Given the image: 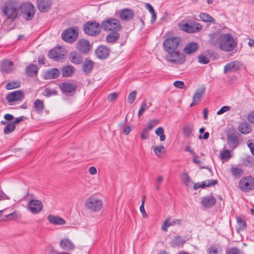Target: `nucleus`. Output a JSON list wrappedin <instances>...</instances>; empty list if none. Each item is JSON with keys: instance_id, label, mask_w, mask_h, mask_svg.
I'll use <instances>...</instances> for the list:
<instances>
[{"instance_id": "obj_22", "label": "nucleus", "mask_w": 254, "mask_h": 254, "mask_svg": "<svg viewBox=\"0 0 254 254\" xmlns=\"http://www.w3.org/2000/svg\"><path fill=\"white\" fill-rule=\"evenodd\" d=\"M201 202L205 207L210 208L215 205L216 200L212 195H211L202 197Z\"/></svg>"}, {"instance_id": "obj_58", "label": "nucleus", "mask_w": 254, "mask_h": 254, "mask_svg": "<svg viewBox=\"0 0 254 254\" xmlns=\"http://www.w3.org/2000/svg\"><path fill=\"white\" fill-rule=\"evenodd\" d=\"M144 201H145V199L144 198L142 201L141 204L140 206V211L141 213H142L143 217L147 216V214L145 212V210L144 207Z\"/></svg>"}, {"instance_id": "obj_64", "label": "nucleus", "mask_w": 254, "mask_h": 254, "mask_svg": "<svg viewBox=\"0 0 254 254\" xmlns=\"http://www.w3.org/2000/svg\"><path fill=\"white\" fill-rule=\"evenodd\" d=\"M218 250L216 248L211 247L209 250V254H217Z\"/></svg>"}, {"instance_id": "obj_45", "label": "nucleus", "mask_w": 254, "mask_h": 254, "mask_svg": "<svg viewBox=\"0 0 254 254\" xmlns=\"http://www.w3.org/2000/svg\"><path fill=\"white\" fill-rule=\"evenodd\" d=\"M149 106H147V102L146 100H144L141 105L140 108L138 112V118H140L144 113V112L147 110Z\"/></svg>"}, {"instance_id": "obj_62", "label": "nucleus", "mask_w": 254, "mask_h": 254, "mask_svg": "<svg viewBox=\"0 0 254 254\" xmlns=\"http://www.w3.org/2000/svg\"><path fill=\"white\" fill-rule=\"evenodd\" d=\"M118 94L117 93H112L108 96V99L109 101L115 100L118 97Z\"/></svg>"}, {"instance_id": "obj_53", "label": "nucleus", "mask_w": 254, "mask_h": 254, "mask_svg": "<svg viewBox=\"0 0 254 254\" xmlns=\"http://www.w3.org/2000/svg\"><path fill=\"white\" fill-rule=\"evenodd\" d=\"M231 157L230 151L229 150H225L221 153V158L222 159H228Z\"/></svg>"}, {"instance_id": "obj_23", "label": "nucleus", "mask_w": 254, "mask_h": 254, "mask_svg": "<svg viewBox=\"0 0 254 254\" xmlns=\"http://www.w3.org/2000/svg\"><path fill=\"white\" fill-rule=\"evenodd\" d=\"M61 248L65 251H72L75 248V246L72 242L68 239L64 238L62 239L60 244Z\"/></svg>"}, {"instance_id": "obj_48", "label": "nucleus", "mask_w": 254, "mask_h": 254, "mask_svg": "<svg viewBox=\"0 0 254 254\" xmlns=\"http://www.w3.org/2000/svg\"><path fill=\"white\" fill-rule=\"evenodd\" d=\"M159 121L158 120L154 119L148 122L147 124V128L149 130H151L155 126L158 124Z\"/></svg>"}, {"instance_id": "obj_52", "label": "nucleus", "mask_w": 254, "mask_h": 254, "mask_svg": "<svg viewBox=\"0 0 254 254\" xmlns=\"http://www.w3.org/2000/svg\"><path fill=\"white\" fill-rule=\"evenodd\" d=\"M244 164L246 166H251L254 164V160L252 157H248L244 160Z\"/></svg>"}, {"instance_id": "obj_5", "label": "nucleus", "mask_w": 254, "mask_h": 254, "mask_svg": "<svg viewBox=\"0 0 254 254\" xmlns=\"http://www.w3.org/2000/svg\"><path fill=\"white\" fill-rule=\"evenodd\" d=\"M101 26L107 31L119 32L122 29L120 21L115 18H110L102 22Z\"/></svg>"}, {"instance_id": "obj_26", "label": "nucleus", "mask_w": 254, "mask_h": 254, "mask_svg": "<svg viewBox=\"0 0 254 254\" xmlns=\"http://www.w3.org/2000/svg\"><path fill=\"white\" fill-rule=\"evenodd\" d=\"M199 48L197 43L190 42L186 45L184 49V52L187 55L191 54L196 52Z\"/></svg>"}, {"instance_id": "obj_7", "label": "nucleus", "mask_w": 254, "mask_h": 254, "mask_svg": "<svg viewBox=\"0 0 254 254\" xmlns=\"http://www.w3.org/2000/svg\"><path fill=\"white\" fill-rule=\"evenodd\" d=\"M23 15L25 19L31 20L35 14V9L33 5L30 2L19 4V12Z\"/></svg>"}, {"instance_id": "obj_8", "label": "nucleus", "mask_w": 254, "mask_h": 254, "mask_svg": "<svg viewBox=\"0 0 254 254\" xmlns=\"http://www.w3.org/2000/svg\"><path fill=\"white\" fill-rule=\"evenodd\" d=\"M181 42L178 37H173L166 39L163 42V48L166 52L177 50Z\"/></svg>"}, {"instance_id": "obj_33", "label": "nucleus", "mask_w": 254, "mask_h": 254, "mask_svg": "<svg viewBox=\"0 0 254 254\" xmlns=\"http://www.w3.org/2000/svg\"><path fill=\"white\" fill-rule=\"evenodd\" d=\"M94 63L91 60H85L82 64V69L85 74H88L92 71Z\"/></svg>"}, {"instance_id": "obj_2", "label": "nucleus", "mask_w": 254, "mask_h": 254, "mask_svg": "<svg viewBox=\"0 0 254 254\" xmlns=\"http://www.w3.org/2000/svg\"><path fill=\"white\" fill-rule=\"evenodd\" d=\"M237 46L232 35L230 33L223 34L219 48L223 51L228 52L233 51Z\"/></svg>"}, {"instance_id": "obj_6", "label": "nucleus", "mask_w": 254, "mask_h": 254, "mask_svg": "<svg viewBox=\"0 0 254 254\" xmlns=\"http://www.w3.org/2000/svg\"><path fill=\"white\" fill-rule=\"evenodd\" d=\"M85 33L90 36L98 35L101 31L100 25L95 21H88L83 25Z\"/></svg>"}, {"instance_id": "obj_18", "label": "nucleus", "mask_w": 254, "mask_h": 254, "mask_svg": "<svg viewBox=\"0 0 254 254\" xmlns=\"http://www.w3.org/2000/svg\"><path fill=\"white\" fill-rule=\"evenodd\" d=\"M52 2L51 0H37L36 5L41 12H46L50 10Z\"/></svg>"}, {"instance_id": "obj_42", "label": "nucleus", "mask_w": 254, "mask_h": 254, "mask_svg": "<svg viewBox=\"0 0 254 254\" xmlns=\"http://www.w3.org/2000/svg\"><path fill=\"white\" fill-rule=\"evenodd\" d=\"M184 241L180 237H176L171 242L172 246L176 247L183 245Z\"/></svg>"}, {"instance_id": "obj_27", "label": "nucleus", "mask_w": 254, "mask_h": 254, "mask_svg": "<svg viewBox=\"0 0 254 254\" xmlns=\"http://www.w3.org/2000/svg\"><path fill=\"white\" fill-rule=\"evenodd\" d=\"M205 92V88L204 86L197 88L193 95V100L196 101L200 103L202 97L204 96Z\"/></svg>"}, {"instance_id": "obj_4", "label": "nucleus", "mask_w": 254, "mask_h": 254, "mask_svg": "<svg viewBox=\"0 0 254 254\" xmlns=\"http://www.w3.org/2000/svg\"><path fill=\"white\" fill-rule=\"evenodd\" d=\"M166 60L170 63L175 64H182L186 61V58L184 54L178 50H175L167 52Z\"/></svg>"}, {"instance_id": "obj_11", "label": "nucleus", "mask_w": 254, "mask_h": 254, "mask_svg": "<svg viewBox=\"0 0 254 254\" xmlns=\"http://www.w3.org/2000/svg\"><path fill=\"white\" fill-rule=\"evenodd\" d=\"M78 31L72 28H69L64 30L62 33L63 39L68 43H72L77 39L78 37Z\"/></svg>"}, {"instance_id": "obj_29", "label": "nucleus", "mask_w": 254, "mask_h": 254, "mask_svg": "<svg viewBox=\"0 0 254 254\" xmlns=\"http://www.w3.org/2000/svg\"><path fill=\"white\" fill-rule=\"evenodd\" d=\"M14 70V65L12 62L3 61L1 64V70L5 73H9Z\"/></svg>"}, {"instance_id": "obj_57", "label": "nucleus", "mask_w": 254, "mask_h": 254, "mask_svg": "<svg viewBox=\"0 0 254 254\" xmlns=\"http://www.w3.org/2000/svg\"><path fill=\"white\" fill-rule=\"evenodd\" d=\"M44 92H45V95H46V96H50V95H52L53 94H57V92L55 90H53L50 88H46L45 89Z\"/></svg>"}, {"instance_id": "obj_34", "label": "nucleus", "mask_w": 254, "mask_h": 254, "mask_svg": "<svg viewBox=\"0 0 254 254\" xmlns=\"http://www.w3.org/2000/svg\"><path fill=\"white\" fill-rule=\"evenodd\" d=\"M238 129L243 134H248L251 131L252 127L247 122H242L239 125Z\"/></svg>"}, {"instance_id": "obj_3", "label": "nucleus", "mask_w": 254, "mask_h": 254, "mask_svg": "<svg viewBox=\"0 0 254 254\" xmlns=\"http://www.w3.org/2000/svg\"><path fill=\"white\" fill-rule=\"evenodd\" d=\"M102 201L97 194H92L84 202L85 207L91 212H96L102 208Z\"/></svg>"}, {"instance_id": "obj_21", "label": "nucleus", "mask_w": 254, "mask_h": 254, "mask_svg": "<svg viewBox=\"0 0 254 254\" xmlns=\"http://www.w3.org/2000/svg\"><path fill=\"white\" fill-rule=\"evenodd\" d=\"M134 14L132 10L125 8L122 9L120 13V18L122 20L129 21L134 17Z\"/></svg>"}, {"instance_id": "obj_49", "label": "nucleus", "mask_w": 254, "mask_h": 254, "mask_svg": "<svg viewBox=\"0 0 254 254\" xmlns=\"http://www.w3.org/2000/svg\"><path fill=\"white\" fill-rule=\"evenodd\" d=\"M136 94L137 92L136 91H133L129 93L127 98L128 102L129 103L132 104L134 102L136 98Z\"/></svg>"}, {"instance_id": "obj_51", "label": "nucleus", "mask_w": 254, "mask_h": 254, "mask_svg": "<svg viewBox=\"0 0 254 254\" xmlns=\"http://www.w3.org/2000/svg\"><path fill=\"white\" fill-rule=\"evenodd\" d=\"M170 218L168 217L166 219V220L164 222L163 224H162L161 228L164 231H167L168 228L172 226L171 225V222H170Z\"/></svg>"}, {"instance_id": "obj_32", "label": "nucleus", "mask_w": 254, "mask_h": 254, "mask_svg": "<svg viewBox=\"0 0 254 254\" xmlns=\"http://www.w3.org/2000/svg\"><path fill=\"white\" fill-rule=\"evenodd\" d=\"M38 71V67L37 65L31 64L26 67L25 72L29 76L36 75Z\"/></svg>"}, {"instance_id": "obj_37", "label": "nucleus", "mask_w": 254, "mask_h": 254, "mask_svg": "<svg viewBox=\"0 0 254 254\" xmlns=\"http://www.w3.org/2000/svg\"><path fill=\"white\" fill-rule=\"evenodd\" d=\"M34 106L35 111L38 113L42 112L45 108L44 102L40 99H36L35 101Z\"/></svg>"}, {"instance_id": "obj_39", "label": "nucleus", "mask_w": 254, "mask_h": 254, "mask_svg": "<svg viewBox=\"0 0 254 254\" xmlns=\"http://www.w3.org/2000/svg\"><path fill=\"white\" fill-rule=\"evenodd\" d=\"M199 17L204 22L215 23L214 19L210 15L205 13H201L199 14Z\"/></svg>"}, {"instance_id": "obj_60", "label": "nucleus", "mask_w": 254, "mask_h": 254, "mask_svg": "<svg viewBox=\"0 0 254 254\" xmlns=\"http://www.w3.org/2000/svg\"><path fill=\"white\" fill-rule=\"evenodd\" d=\"M206 183V187H210L212 186H214L216 185L218 183L217 181L216 180H208L205 182Z\"/></svg>"}, {"instance_id": "obj_47", "label": "nucleus", "mask_w": 254, "mask_h": 254, "mask_svg": "<svg viewBox=\"0 0 254 254\" xmlns=\"http://www.w3.org/2000/svg\"><path fill=\"white\" fill-rule=\"evenodd\" d=\"M154 153L158 156H160L161 154L165 151V148L163 145L155 146L153 149Z\"/></svg>"}, {"instance_id": "obj_12", "label": "nucleus", "mask_w": 254, "mask_h": 254, "mask_svg": "<svg viewBox=\"0 0 254 254\" xmlns=\"http://www.w3.org/2000/svg\"><path fill=\"white\" fill-rule=\"evenodd\" d=\"M65 51L61 47H56L49 53V57L55 61H61L64 58Z\"/></svg>"}, {"instance_id": "obj_31", "label": "nucleus", "mask_w": 254, "mask_h": 254, "mask_svg": "<svg viewBox=\"0 0 254 254\" xmlns=\"http://www.w3.org/2000/svg\"><path fill=\"white\" fill-rule=\"evenodd\" d=\"M59 75V70L58 68H54L46 71L44 74V77L47 79H53L58 77Z\"/></svg>"}, {"instance_id": "obj_9", "label": "nucleus", "mask_w": 254, "mask_h": 254, "mask_svg": "<svg viewBox=\"0 0 254 254\" xmlns=\"http://www.w3.org/2000/svg\"><path fill=\"white\" fill-rule=\"evenodd\" d=\"M239 187L241 190L244 192L254 190V178L252 176L242 178L239 182Z\"/></svg>"}, {"instance_id": "obj_13", "label": "nucleus", "mask_w": 254, "mask_h": 254, "mask_svg": "<svg viewBox=\"0 0 254 254\" xmlns=\"http://www.w3.org/2000/svg\"><path fill=\"white\" fill-rule=\"evenodd\" d=\"M24 98V92L20 90L10 92L6 96V99L9 103H12L16 101H21L23 100Z\"/></svg>"}, {"instance_id": "obj_14", "label": "nucleus", "mask_w": 254, "mask_h": 254, "mask_svg": "<svg viewBox=\"0 0 254 254\" xmlns=\"http://www.w3.org/2000/svg\"><path fill=\"white\" fill-rule=\"evenodd\" d=\"M76 47L80 53L86 54L91 50V46L88 40L82 39L78 41Z\"/></svg>"}, {"instance_id": "obj_36", "label": "nucleus", "mask_w": 254, "mask_h": 254, "mask_svg": "<svg viewBox=\"0 0 254 254\" xmlns=\"http://www.w3.org/2000/svg\"><path fill=\"white\" fill-rule=\"evenodd\" d=\"M181 179L186 186L188 187L192 186L193 182L191 181L188 173L185 172L183 173L181 175Z\"/></svg>"}, {"instance_id": "obj_40", "label": "nucleus", "mask_w": 254, "mask_h": 254, "mask_svg": "<svg viewBox=\"0 0 254 254\" xmlns=\"http://www.w3.org/2000/svg\"><path fill=\"white\" fill-rule=\"evenodd\" d=\"M237 222L238 224V231L240 232L243 231L247 226L246 221L241 217H238L237 218Z\"/></svg>"}, {"instance_id": "obj_59", "label": "nucleus", "mask_w": 254, "mask_h": 254, "mask_svg": "<svg viewBox=\"0 0 254 254\" xmlns=\"http://www.w3.org/2000/svg\"><path fill=\"white\" fill-rule=\"evenodd\" d=\"M247 144L251 150L252 154L254 156V142L252 140H249L247 142Z\"/></svg>"}, {"instance_id": "obj_24", "label": "nucleus", "mask_w": 254, "mask_h": 254, "mask_svg": "<svg viewBox=\"0 0 254 254\" xmlns=\"http://www.w3.org/2000/svg\"><path fill=\"white\" fill-rule=\"evenodd\" d=\"M60 87L63 92L70 93L76 89V85L72 82H65L62 83Z\"/></svg>"}, {"instance_id": "obj_25", "label": "nucleus", "mask_w": 254, "mask_h": 254, "mask_svg": "<svg viewBox=\"0 0 254 254\" xmlns=\"http://www.w3.org/2000/svg\"><path fill=\"white\" fill-rule=\"evenodd\" d=\"M47 219L50 223L54 225H63L66 223V221L62 217L52 214L48 216Z\"/></svg>"}, {"instance_id": "obj_41", "label": "nucleus", "mask_w": 254, "mask_h": 254, "mask_svg": "<svg viewBox=\"0 0 254 254\" xmlns=\"http://www.w3.org/2000/svg\"><path fill=\"white\" fill-rule=\"evenodd\" d=\"M21 83L19 81H12L5 85V88L7 90H11L14 88H19Z\"/></svg>"}, {"instance_id": "obj_56", "label": "nucleus", "mask_w": 254, "mask_h": 254, "mask_svg": "<svg viewBox=\"0 0 254 254\" xmlns=\"http://www.w3.org/2000/svg\"><path fill=\"white\" fill-rule=\"evenodd\" d=\"M174 85L176 87L180 89H183L185 87L184 83L183 81L180 80L175 81L174 83Z\"/></svg>"}, {"instance_id": "obj_46", "label": "nucleus", "mask_w": 254, "mask_h": 254, "mask_svg": "<svg viewBox=\"0 0 254 254\" xmlns=\"http://www.w3.org/2000/svg\"><path fill=\"white\" fill-rule=\"evenodd\" d=\"M15 128V126L12 123L8 124L4 128L3 132L5 134H9L12 132Z\"/></svg>"}, {"instance_id": "obj_38", "label": "nucleus", "mask_w": 254, "mask_h": 254, "mask_svg": "<svg viewBox=\"0 0 254 254\" xmlns=\"http://www.w3.org/2000/svg\"><path fill=\"white\" fill-rule=\"evenodd\" d=\"M231 173L235 178H240L244 174V170L238 167H232L231 169Z\"/></svg>"}, {"instance_id": "obj_55", "label": "nucleus", "mask_w": 254, "mask_h": 254, "mask_svg": "<svg viewBox=\"0 0 254 254\" xmlns=\"http://www.w3.org/2000/svg\"><path fill=\"white\" fill-rule=\"evenodd\" d=\"M228 254H243L241 250L237 248H232L228 252Z\"/></svg>"}, {"instance_id": "obj_19", "label": "nucleus", "mask_w": 254, "mask_h": 254, "mask_svg": "<svg viewBox=\"0 0 254 254\" xmlns=\"http://www.w3.org/2000/svg\"><path fill=\"white\" fill-rule=\"evenodd\" d=\"M222 34L219 32H215L214 33L210 34L209 35V40L208 43L213 46H218L219 48L220 43L221 40V38L222 37Z\"/></svg>"}, {"instance_id": "obj_28", "label": "nucleus", "mask_w": 254, "mask_h": 254, "mask_svg": "<svg viewBox=\"0 0 254 254\" xmlns=\"http://www.w3.org/2000/svg\"><path fill=\"white\" fill-rule=\"evenodd\" d=\"M68 58L71 63L76 64H81L83 60L81 55L76 52H71L69 55Z\"/></svg>"}, {"instance_id": "obj_1", "label": "nucleus", "mask_w": 254, "mask_h": 254, "mask_svg": "<svg viewBox=\"0 0 254 254\" xmlns=\"http://www.w3.org/2000/svg\"><path fill=\"white\" fill-rule=\"evenodd\" d=\"M3 13L8 19L12 20L18 17L19 12V3L14 0H9L6 1L1 7Z\"/></svg>"}, {"instance_id": "obj_61", "label": "nucleus", "mask_w": 254, "mask_h": 254, "mask_svg": "<svg viewBox=\"0 0 254 254\" xmlns=\"http://www.w3.org/2000/svg\"><path fill=\"white\" fill-rule=\"evenodd\" d=\"M230 110V107L229 106H223L222 107L220 110H219L218 111H217V115H221L227 111H228Z\"/></svg>"}, {"instance_id": "obj_30", "label": "nucleus", "mask_w": 254, "mask_h": 254, "mask_svg": "<svg viewBox=\"0 0 254 254\" xmlns=\"http://www.w3.org/2000/svg\"><path fill=\"white\" fill-rule=\"evenodd\" d=\"M74 67L70 65L64 66L61 68L62 76L64 77L71 76L74 73Z\"/></svg>"}, {"instance_id": "obj_63", "label": "nucleus", "mask_w": 254, "mask_h": 254, "mask_svg": "<svg viewBox=\"0 0 254 254\" xmlns=\"http://www.w3.org/2000/svg\"><path fill=\"white\" fill-rule=\"evenodd\" d=\"M247 119L250 123L254 124V111L248 115Z\"/></svg>"}, {"instance_id": "obj_20", "label": "nucleus", "mask_w": 254, "mask_h": 254, "mask_svg": "<svg viewBox=\"0 0 254 254\" xmlns=\"http://www.w3.org/2000/svg\"><path fill=\"white\" fill-rule=\"evenodd\" d=\"M110 49L105 46H100L95 51L97 57L101 59H106L109 56Z\"/></svg>"}, {"instance_id": "obj_50", "label": "nucleus", "mask_w": 254, "mask_h": 254, "mask_svg": "<svg viewBox=\"0 0 254 254\" xmlns=\"http://www.w3.org/2000/svg\"><path fill=\"white\" fill-rule=\"evenodd\" d=\"M198 61L199 63L207 64L209 63L210 61L206 56L204 55H199L198 56Z\"/></svg>"}, {"instance_id": "obj_44", "label": "nucleus", "mask_w": 254, "mask_h": 254, "mask_svg": "<svg viewBox=\"0 0 254 254\" xmlns=\"http://www.w3.org/2000/svg\"><path fill=\"white\" fill-rule=\"evenodd\" d=\"M5 217L8 220H16L21 218V215L17 211H14L13 212L6 215Z\"/></svg>"}, {"instance_id": "obj_43", "label": "nucleus", "mask_w": 254, "mask_h": 254, "mask_svg": "<svg viewBox=\"0 0 254 254\" xmlns=\"http://www.w3.org/2000/svg\"><path fill=\"white\" fill-rule=\"evenodd\" d=\"M155 133L157 135L159 136L160 139L161 141L165 140L166 136L164 133V129L162 127H158L155 130Z\"/></svg>"}, {"instance_id": "obj_17", "label": "nucleus", "mask_w": 254, "mask_h": 254, "mask_svg": "<svg viewBox=\"0 0 254 254\" xmlns=\"http://www.w3.org/2000/svg\"><path fill=\"white\" fill-rule=\"evenodd\" d=\"M227 144L229 147L234 149L237 147L239 143V138L236 133L228 132L227 134Z\"/></svg>"}, {"instance_id": "obj_54", "label": "nucleus", "mask_w": 254, "mask_h": 254, "mask_svg": "<svg viewBox=\"0 0 254 254\" xmlns=\"http://www.w3.org/2000/svg\"><path fill=\"white\" fill-rule=\"evenodd\" d=\"M148 129L146 128H144L141 133V138L143 140L147 139L149 137Z\"/></svg>"}, {"instance_id": "obj_10", "label": "nucleus", "mask_w": 254, "mask_h": 254, "mask_svg": "<svg viewBox=\"0 0 254 254\" xmlns=\"http://www.w3.org/2000/svg\"><path fill=\"white\" fill-rule=\"evenodd\" d=\"M181 28L183 31L187 33H193L200 31L202 29V26L198 22L191 21L182 24Z\"/></svg>"}, {"instance_id": "obj_35", "label": "nucleus", "mask_w": 254, "mask_h": 254, "mask_svg": "<svg viewBox=\"0 0 254 254\" xmlns=\"http://www.w3.org/2000/svg\"><path fill=\"white\" fill-rule=\"evenodd\" d=\"M119 38L120 34L118 32H111L106 36V39L108 43H111L118 40Z\"/></svg>"}, {"instance_id": "obj_15", "label": "nucleus", "mask_w": 254, "mask_h": 254, "mask_svg": "<svg viewBox=\"0 0 254 254\" xmlns=\"http://www.w3.org/2000/svg\"><path fill=\"white\" fill-rule=\"evenodd\" d=\"M29 210L33 214L38 213L43 208L42 203L39 200H31L28 204Z\"/></svg>"}, {"instance_id": "obj_16", "label": "nucleus", "mask_w": 254, "mask_h": 254, "mask_svg": "<svg viewBox=\"0 0 254 254\" xmlns=\"http://www.w3.org/2000/svg\"><path fill=\"white\" fill-rule=\"evenodd\" d=\"M242 63L240 61H234L227 64L224 68V73L234 72L239 70L242 66Z\"/></svg>"}]
</instances>
